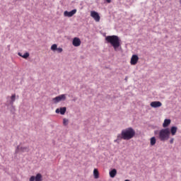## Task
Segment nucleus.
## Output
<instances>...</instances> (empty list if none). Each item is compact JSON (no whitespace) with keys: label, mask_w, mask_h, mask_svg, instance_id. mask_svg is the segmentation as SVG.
Returning a JSON list of instances; mask_svg holds the SVG:
<instances>
[{"label":"nucleus","mask_w":181,"mask_h":181,"mask_svg":"<svg viewBox=\"0 0 181 181\" xmlns=\"http://www.w3.org/2000/svg\"><path fill=\"white\" fill-rule=\"evenodd\" d=\"M135 130L132 127H129L122 131L120 134L117 135V141L124 139V141H129L135 136Z\"/></svg>","instance_id":"1"},{"label":"nucleus","mask_w":181,"mask_h":181,"mask_svg":"<svg viewBox=\"0 0 181 181\" xmlns=\"http://www.w3.org/2000/svg\"><path fill=\"white\" fill-rule=\"evenodd\" d=\"M106 42L111 44V46L114 48V50L117 52L118 47L121 46L119 42V37L117 35H108L105 37Z\"/></svg>","instance_id":"2"},{"label":"nucleus","mask_w":181,"mask_h":181,"mask_svg":"<svg viewBox=\"0 0 181 181\" xmlns=\"http://www.w3.org/2000/svg\"><path fill=\"white\" fill-rule=\"evenodd\" d=\"M170 136V130H169V129H163L158 133V139L162 142H165V141H168Z\"/></svg>","instance_id":"3"},{"label":"nucleus","mask_w":181,"mask_h":181,"mask_svg":"<svg viewBox=\"0 0 181 181\" xmlns=\"http://www.w3.org/2000/svg\"><path fill=\"white\" fill-rule=\"evenodd\" d=\"M90 16L94 19V21H95V22H100V20L101 19L100 14H98L95 11H90Z\"/></svg>","instance_id":"4"},{"label":"nucleus","mask_w":181,"mask_h":181,"mask_svg":"<svg viewBox=\"0 0 181 181\" xmlns=\"http://www.w3.org/2000/svg\"><path fill=\"white\" fill-rule=\"evenodd\" d=\"M64 100H66V95H60L56 98H54L52 101L54 104H57V103H60V101H64Z\"/></svg>","instance_id":"5"},{"label":"nucleus","mask_w":181,"mask_h":181,"mask_svg":"<svg viewBox=\"0 0 181 181\" xmlns=\"http://www.w3.org/2000/svg\"><path fill=\"white\" fill-rule=\"evenodd\" d=\"M77 13V9H74L71 11H64V16H67L68 18H71V16H74Z\"/></svg>","instance_id":"6"},{"label":"nucleus","mask_w":181,"mask_h":181,"mask_svg":"<svg viewBox=\"0 0 181 181\" xmlns=\"http://www.w3.org/2000/svg\"><path fill=\"white\" fill-rule=\"evenodd\" d=\"M139 60V57H138V55L134 54L131 58L130 64H132V66H135V64L138 63Z\"/></svg>","instance_id":"7"},{"label":"nucleus","mask_w":181,"mask_h":181,"mask_svg":"<svg viewBox=\"0 0 181 181\" xmlns=\"http://www.w3.org/2000/svg\"><path fill=\"white\" fill-rule=\"evenodd\" d=\"M72 45L74 46V47H78L81 45V40L80 38L76 37L73 39Z\"/></svg>","instance_id":"8"},{"label":"nucleus","mask_w":181,"mask_h":181,"mask_svg":"<svg viewBox=\"0 0 181 181\" xmlns=\"http://www.w3.org/2000/svg\"><path fill=\"white\" fill-rule=\"evenodd\" d=\"M30 181H42V174L38 173L36 175V176L35 177V175H33L30 177Z\"/></svg>","instance_id":"9"},{"label":"nucleus","mask_w":181,"mask_h":181,"mask_svg":"<svg viewBox=\"0 0 181 181\" xmlns=\"http://www.w3.org/2000/svg\"><path fill=\"white\" fill-rule=\"evenodd\" d=\"M150 105L152 108H159V107H162V103L160 101H153L151 103Z\"/></svg>","instance_id":"10"},{"label":"nucleus","mask_w":181,"mask_h":181,"mask_svg":"<svg viewBox=\"0 0 181 181\" xmlns=\"http://www.w3.org/2000/svg\"><path fill=\"white\" fill-rule=\"evenodd\" d=\"M109 175L110 177H115V176H117V170L115 168L112 169L111 171H110Z\"/></svg>","instance_id":"11"},{"label":"nucleus","mask_w":181,"mask_h":181,"mask_svg":"<svg viewBox=\"0 0 181 181\" xmlns=\"http://www.w3.org/2000/svg\"><path fill=\"white\" fill-rule=\"evenodd\" d=\"M169 125H170V119H165L164 120L163 124V128H166L167 127H169Z\"/></svg>","instance_id":"12"},{"label":"nucleus","mask_w":181,"mask_h":181,"mask_svg":"<svg viewBox=\"0 0 181 181\" xmlns=\"http://www.w3.org/2000/svg\"><path fill=\"white\" fill-rule=\"evenodd\" d=\"M18 54L20 56V57H23V59H28V57L30 56L29 52H25L23 55L22 53L18 52Z\"/></svg>","instance_id":"13"},{"label":"nucleus","mask_w":181,"mask_h":181,"mask_svg":"<svg viewBox=\"0 0 181 181\" xmlns=\"http://www.w3.org/2000/svg\"><path fill=\"white\" fill-rule=\"evenodd\" d=\"M170 132L173 136L176 135V132H177V128L176 127H172L170 129Z\"/></svg>","instance_id":"14"},{"label":"nucleus","mask_w":181,"mask_h":181,"mask_svg":"<svg viewBox=\"0 0 181 181\" xmlns=\"http://www.w3.org/2000/svg\"><path fill=\"white\" fill-rule=\"evenodd\" d=\"M16 100V94H13L11 96V101H10L11 105H13V103H15Z\"/></svg>","instance_id":"15"},{"label":"nucleus","mask_w":181,"mask_h":181,"mask_svg":"<svg viewBox=\"0 0 181 181\" xmlns=\"http://www.w3.org/2000/svg\"><path fill=\"white\" fill-rule=\"evenodd\" d=\"M17 149L19 151H21V152H28L29 151V147H21L19 148V146L17 147Z\"/></svg>","instance_id":"16"},{"label":"nucleus","mask_w":181,"mask_h":181,"mask_svg":"<svg viewBox=\"0 0 181 181\" xmlns=\"http://www.w3.org/2000/svg\"><path fill=\"white\" fill-rule=\"evenodd\" d=\"M93 175H94L95 179H98V177H100V174H99V173H98V170L94 169V170H93Z\"/></svg>","instance_id":"17"},{"label":"nucleus","mask_w":181,"mask_h":181,"mask_svg":"<svg viewBox=\"0 0 181 181\" xmlns=\"http://www.w3.org/2000/svg\"><path fill=\"white\" fill-rule=\"evenodd\" d=\"M156 144V138L155 137H151L150 139V144L151 146H153Z\"/></svg>","instance_id":"18"},{"label":"nucleus","mask_w":181,"mask_h":181,"mask_svg":"<svg viewBox=\"0 0 181 181\" xmlns=\"http://www.w3.org/2000/svg\"><path fill=\"white\" fill-rule=\"evenodd\" d=\"M66 107H61L59 109V112L62 115H64V114H66Z\"/></svg>","instance_id":"19"},{"label":"nucleus","mask_w":181,"mask_h":181,"mask_svg":"<svg viewBox=\"0 0 181 181\" xmlns=\"http://www.w3.org/2000/svg\"><path fill=\"white\" fill-rule=\"evenodd\" d=\"M57 49V45L54 44L51 46V50H52L53 52H54V50Z\"/></svg>","instance_id":"20"},{"label":"nucleus","mask_w":181,"mask_h":181,"mask_svg":"<svg viewBox=\"0 0 181 181\" xmlns=\"http://www.w3.org/2000/svg\"><path fill=\"white\" fill-rule=\"evenodd\" d=\"M68 124H69V119H63V124L66 126V125H68Z\"/></svg>","instance_id":"21"},{"label":"nucleus","mask_w":181,"mask_h":181,"mask_svg":"<svg viewBox=\"0 0 181 181\" xmlns=\"http://www.w3.org/2000/svg\"><path fill=\"white\" fill-rule=\"evenodd\" d=\"M56 50L57 51L58 53H62V52H63V48L59 47V48H57Z\"/></svg>","instance_id":"22"},{"label":"nucleus","mask_w":181,"mask_h":181,"mask_svg":"<svg viewBox=\"0 0 181 181\" xmlns=\"http://www.w3.org/2000/svg\"><path fill=\"white\" fill-rule=\"evenodd\" d=\"M175 141V139H171L170 140V144H173V141Z\"/></svg>","instance_id":"23"},{"label":"nucleus","mask_w":181,"mask_h":181,"mask_svg":"<svg viewBox=\"0 0 181 181\" xmlns=\"http://www.w3.org/2000/svg\"><path fill=\"white\" fill-rule=\"evenodd\" d=\"M55 112H56L57 114H59V112H60V110L57 109V110H55Z\"/></svg>","instance_id":"24"},{"label":"nucleus","mask_w":181,"mask_h":181,"mask_svg":"<svg viewBox=\"0 0 181 181\" xmlns=\"http://www.w3.org/2000/svg\"><path fill=\"white\" fill-rule=\"evenodd\" d=\"M106 1L107 2V4H111V0H106Z\"/></svg>","instance_id":"25"},{"label":"nucleus","mask_w":181,"mask_h":181,"mask_svg":"<svg viewBox=\"0 0 181 181\" xmlns=\"http://www.w3.org/2000/svg\"><path fill=\"white\" fill-rule=\"evenodd\" d=\"M124 181H129V180H124Z\"/></svg>","instance_id":"26"},{"label":"nucleus","mask_w":181,"mask_h":181,"mask_svg":"<svg viewBox=\"0 0 181 181\" xmlns=\"http://www.w3.org/2000/svg\"><path fill=\"white\" fill-rule=\"evenodd\" d=\"M125 80L127 81V78H125Z\"/></svg>","instance_id":"27"}]
</instances>
